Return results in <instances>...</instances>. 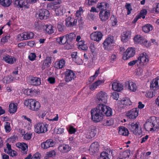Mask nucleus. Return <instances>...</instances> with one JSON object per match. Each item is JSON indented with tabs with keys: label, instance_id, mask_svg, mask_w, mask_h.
<instances>
[{
	"label": "nucleus",
	"instance_id": "nucleus-39",
	"mask_svg": "<svg viewBox=\"0 0 159 159\" xmlns=\"http://www.w3.org/2000/svg\"><path fill=\"white\" fill-rule=\"evenodd\" d=\"M144 38L143 37L141 36L140 35H137L134 37V40L136 43H140L141 44V43H143Z\"/></svg>",
	"mask_w": 159,
	"mask_h": 159
},
{
	"label": "nucleus",
	"instance_id": "nucleus-58",
	"mask_svg": "<svg viewBox=\"0 0 159 159\" xmlns=\"http://www.w3.org/2000/svg\"><path fill=\"white\" fill-rule=\"evenodd\" d=\"M10 38L9 36L6 35L5 37H3L1 39V41L2 42L5 43L7 41L8 39Z\"/></svg>",
	"mask_w": 159,
	"mask_h": 159
},
{
	"label": "nucleus",
	"instance_id": "nucleus-49",
	"mask_svg": "<svg viewBox=\"0 0 159 159\" xmlns=\"http://www.w3.org/2000/svg\"><path fill=\"white\" fill-rule=\"evenodd\" d=\"M112 124V120L110 119L106 120L103 123V125L105 126H110Z\"/></svg>",
	"mask_w": 159,
	"mask_h": 159
},
{
	"label": "nucleus",
	"instance_id": "nucleus-25",
	"mask_svg": "<svg viewBox=\"0 0 159 159\" xmlns=\"http://www.w3.org/2000/svg\"><path fill=\"white\" fill-rule=\"evenodd\" d=\"M16 145L17 146L21 149V152L23 154H25L27 153L28 151V146L24 143H18Z\"/></svg>",
	"mask_w": 159,
	"mask_h": 159
},
{
	"label": "nucleus",
	"instance_id": "nucleus-43",
	"mask_svg": "<svg viewBox=\"0 0 159 159\" xmlns=\"http://www.w3.org/2000/svg\"><path fill=\"white\" fill-rule=\"evenodd\" d=\"M130 151L129 150H126L123 152L121 154L122 158H126L129 157L130 155Z\"/></svg>",
	"mask_w": 159,
	"mask_h": 159
},
{
	"label": "nucleus",
	"instance_id": "nucleus-31",
	"mask_svg": "<svg viewBox=\"0 0 159 159\" xmlns=\"http://www.w3.org/2000/svg\"><path fill=\"white\" fill-rule=\"evenodd\" d=\"M65 38V40L67 42H71L73 39H75L76 35L74 33H70L64 36Z\"/></svg>",
	"mask_w": 159,
	"mask_h": 159
},
{
	"label": "nucleus",
	"instance_id": "nucleus-18",
	"mask_svg": "<svg viewBox=\"0 0 159 159\" xmlns=\"http://www.w3.org/2000/svg\"><path fill=\"white\" fill-rule=\"evenodd\" d=\"M3 60L6 62L10 64H14L16 61L15 57L7 54L4 56Z\"/></svg>",
	"mask_w": 159,
	"mask_h": 159
},
{
	"label": "nucleus",
	"instance_id": "nucleus-20",
	"mask_svg": "<svg viewBox=\"0 0 159 159\" xmlns=\"http://www.w3.org/2000/svg\"><path fill=\"white\" fill-rule=\"evenodd\" d=\"M125 86L129 90L135 92L137 89L136 84L131 81H127L125 82Z\"/></svg>",
	"mask_w": 159,
	"mask_h": 159
},
{
	"label": "nucleus",
	"instance_id": "nucleus-32",
	"mask_svg": "<svg viewBox=\"0 0 159 159\" xmlns=\"http://www.w3.org/2000/svg\"><path fill=\"white\" fill-rule=\"evenodd\" d=\"M17 108V104L11 103L9 105V111L10 113H14L16 111Z\"/></svg>",
	"mask_w": 159,
	"mask_h": 159
},
{
	"label": "nucleus",
	"instance_id": "nucleus-29",
	"mask_svg": "<svg viewBox=\"0 0 159 159\" xmlns=\"http://www.w3.org/2000/svg\"><path fill=\"white\" fill-rule=\"evenodd\" d=\"M99 145L97 142L92 143L90 146L89 150L93 153L97 152L99 150Z\"/></svg>",
	"mask_w": 159,
	"mask_h": 159
},
{
	"label": "nucleus",
	"instance_id": "nucleus-50",
	"mask_svg": "<svg viewBox=\"0 0 159 159\" xmlns=\"http://www.w3.org/2000/svg\"><path fill=\"white\" fill-rule=\"evenodd\" d=\"M4 127L7 133H9L11 130L10 123L9 122H6Z\"/></svg>",
	"mask_w": 159,
	"mask_h": 159
},
{
	"label": "nucleus",
	"instance_id": "nucleus-35",
	"mask_svg": "<svg viewBox=\"0 0 159 159\" xmlns=\"http://www.w3.org/2000/svg\"><path fill=\"white\" fill-rule=\"evenodd\" d=\"M51 57H47L43 63V67L44 68L49 67L51 63Z\"/></svg>",
	"mask_w": 159,
	"mask_h": 159
},
{
	"label": "nucleus",
	"instance_id": "nucleus-38",
	"mask_svg": "<svg viewBox=\"0 0 159 159\" xmlns=\"http://www.w3.org/2000/svg\"><path fill=\"white\" fill-rule=\"evenodd\" d=\"M153 29L152 26L150 24H147L142 27L143 31L146 33H148Z\"/></svg>",
	"mask_w": 159,
	"mask_h": 159
},
{
	"label": "nucleus",
	"instance_id": "nucleus-23",
	"mask_svg": "<svg viewBox=\"0 0 159 159\" xmlns=\"http://www.w3.org/2000/svg\"><path fill=\"white\" fill-rule=\"evenodd\" d=\"M71 148L68 145L65 144H61L59 146L58 149L62 153H66L70 151Z\"/></svg>",
	"mask_w": 159,
	"mask_h": 159
},
{
	"label": "nucleus",
	"instance_id": "nucleus-51",
	"mask_svg": "<svg viewBox=\"0 0 159 159\" xmlns=\"http://www.w3.org/2000/svg\"><path fill=\"white\" fill-rule=\"evenodd\" d=\"M73 60L78 65L82 64L83 63V60L78 57L74 59Z\"/></svg>",
	"mask_w": 159,
	"mask_h": 159
},
{
	"label": "nucleus",
	"instance_id": "nucleus-30",
	"mask_svg": "<svg viewBox=\"0 0 159 159\" xmlns=\"http://www.w3.org/2000/svg\"><path fill=\"white\" fill-rule=\"evenodd\" d=\"M119 133L121 135L128 136L129 134V131L125 127L120 126L119 127Z\"/></svg>",
	"mask_w": 159,
	"mask_h": 159
},
{
	"label": "nucleus",
	"instance_id": "nucleus-7",
	"mask_svg": "<svg viewBox=\"0 0 159 159\" xmlns=\"http://www.w3.org/2000/svg\"><path fill=\"white\" fill-rule=\"evenodd\" d=\"M48 125L39 123L34 125V131L38 134L44 133L47 131Z\"/></svg>",
	"mask_w": 159,
	"mask_h": 159
},
{
	"label": "nucleus",
	"instance_id": "nucleus-64",
	"mask_svg": "<svg viewBox=\"0 0 159 159\" xmlns=\"http://www.w3.org/2000/svg\"><path fill=\"white\" fill-rule=\"evenodd\" d=\"M143 42L141 43V44H143L144 46L146 47H149L150 45V43L147 40L145 39L144 38L143 39Z\"/></svg>",
	"mask_w": 159,
	"mask_h": 159
},
{
	"label": "nucleus",
	"instance_id": "nucleus-14",
	"mask_svg": "<svg viewBox=\"0 0 159 159\" xmlns=\"http://www.w3.org/2000/svg\"><path fill=\"white\" fill-rule=\"evenodd\" d=\"M102 37V33L100 31H96L92 33L90 35L91 39L97 42L100 41Z\"/></svg>",
	"mask_w": 159,
	"mask_h": 159
},
{
	"label": "nucleus",
	"instance_id": "nucleus-45",
	"mask_svg": "<svg viewBox=\"0 0 159 159\" xmlns=\"http://www.w3.org/2000/svg\"><path fill=\"white\" fill-rule=\"evenodd\" d=\"M65 38L64 36L60 37L57 39V41L60 44H63L66 43V40L63 41V40H65Z\"/></svg>",
	"mask_w": 159,
	"mask_h": 159
},
{
	"label": "nucleus",
	"instance_id": "nucleus-40",
	"mask_svg": "<svg viewBox=\"0 0 159 159\" xmlns=\"http://www.w3.org/2000/svg\"><path fill=\"white\" fill-rule=\"evenodd\" d=\"M24 37L25 38V40L31 39L34 37V34L31 32H23Z\"/></svg>",
	"mask_w": 159,
	"mask_h": 159
},
{
	"label": "nucleus",
	"instance_id": "nucleus-61",
	"mask_svg": "<svg viewBox=\"0 0 159 159\" xmlns=\"http://www.w3.org/2000/svg\"><path fill=\"white\" fill-rule=\"evenodd\" d=\"M126 8L127 10V14L129 15L130 13V11L132 10L131 5L130 4H127L126 6Z\"/></svg>",
	"mask_w": 159,
	"mask_h": 159
},
{
	"label": "nucleus",
	"instance_id": "nucleus-1",
	"mask_svg": "<svg viewBox=\"0 0 159 159\" xmlns=\"http://www.w3.org/2000/svg\"><path fill=\"white\" fill-rule=\"evenodd\" d=\"M144 128L147 131H157L159 129V122H157L156 118L152 117L147 121Z\"/></svg>",
	"mask_w": 159,
	"mask_h": 159
},
{
	"label": "nucleus",
	"instance_id": "nucleus-56",
	"mask_svg": "<svg viewBox=\"0 0 159 159\" xmlns=\"http://www.w3.org/2000/svg\"><path fill=\"white\" fill-rule=\"evenodd\" d=\"M111 97L114 99L117 100L119 97V94L116 92H113Z\"/></svg>",
	"mask_w": 159,
	"mask_h": 159
},
{
	"label": "nucleus",
	"instance_id": "nucleus-59",
	"mask_svg": "<svg viewBox=\"0 0 159 159\" xmlns=\"http://www.w3.org/2000/svg\"><path fill=\"white\" fill-rule=\"evenodd\" d=\"M98 1V0H89L88 2V5L91 6L95 4Z\"/></svg>",
	"mask_w": 159,
	"mask_h": 159
},
{
	"label": "nucleus",
	"instance_id": "nucleus-16",
	"mask_svg": "<svg viewBox=\"0 0 159 159\" xmlns=\"http://www.w3.org/2000/svg\"><path fill=\"white\" fill-rule=\"evenodd\" d=\"M110 16V12L109 10H106L105 11L104 13L103 11H100L99 13V18L102 21H104L107 20Z\"/></svg>",
	"mask_w": 159,
	"mask_h": 159
},
{
	"label": "nucleus",
	"instance_id": "nucleus-62",
	"mask_svg": "<svg viewBox=\"0 0 159 159\" xmlns=\"http://www.w3.org/2000/svg\"><path fill=\"white\" fill-rule=\"evenodd\" d=\"M13 78L12 77L11 75H8L6 77V83H9L13 80Z\"/></svg>",
	"mask_w": 159,
	"mask_h": 159
},
{
	"label": "nucleus",
	"instance_id": "nucleus-27",
	"mask_svg": "<svg viewBox=\"0 0 159 159\" xmlns=\"http://www.w3.org/2000/svg\"><path fill=\"white\" fill-rule=\"evenodd\" d=\"M131 34V32L129 31L124 32L121 35V41L123 42H127Z\"/></svg>",
	"mask_w": 159,
	"mask_h": 159
},
{
	"label": "nucleus",
	"instance_id": "nucleus-17",
	"mask_svg": "<svg viewBox=\"0 0 159 159\" xmlns=\"http://www.w3.org/2000/svg\"><path fill=\"white\" fill-rule=\"evenodd\" d=\"M109 5L106 2H98L97 5V8L99 9L100 11L107 10V9L109 7Z\"/></svg>",
	"mask_w": 159,
	"mask_h": 159
},
{
	"label": "nucleus",
	"instance_id": "nucleus-60",
	"mask_svg": "<svg viewBox=\"0 0 159 159\" xmlns=\"http://www.w3.org/2000/svg\"><path fill=\"white\" fill-rule=\"evenodd\" d=\"M40 154L38 153H35L32 157L30 159H40Z\"/></svg>",
	"mask_w": 159,
	"mask_h": 159
},
{
	"label": "nucleus",
	"instance_id": "nucleus-44",
	"mask_svg": "<svg viewBox=\"0 0 159 159\" xmlns=\"http://www.w3.org/2000/svg\"><path fill=\"white\" fill-rule=\"evenodd\" d=\"M20 1H22V3L21 4H20L19 7L20 8H22L23 7H25L26 8H28L29 7V5L28 4V2H27V0L26 1H24V0H20Z\"/></svg>",
	"mask_w": 159,
	"mask_h": 159
},
{
	"label": "nucleus",
	"instance_id": "nucleus-13",
	"mask_svg": "<svg viewBox=\"0 0 159 159\" xmlns=\"http://www.w3.org/2000/svg\"><path fill=\"white\" fill-rule=\"evenodd\" d=\"M127 118L130 119H135L138 115V109H132L129 111L126 114Z\"/></svg>",
	"mask_w": 159,
	"mask_h": 159
},
{
	"label": "nucleus",
	"instance_id": "nucleus-41",
	"mask_svg": "<svg viewBox=\"0 0 159 159\" xmlns=\"http://www.w3.org/2000/svg\"><path fill=\"white\" fill-rule=\"evenodd\" d=\"M56 152L54 150H52L49 152H47L46 156L44 157L45 159H48L49 158L55 156Z\"/></svg>",
	"mask_w": 159,
	"mask_h": 159
},
{
	"label": "nucleus",
	"instance_id": "nucleus-6",
	"mask_svg": "<svg viewBox=\"0 0 159 159\" xmlns=\"http://www.w3.org/2000/svg\"><path fill=\"white\" fill-rule=\"evenodd\" d=\"M108 96L106 93L102 91L98 92L96 96V101L98 103H106L107 102Z\"/></svg>",
	"mask_w": 159,
	"mask_h": 159
},
{
	"label": "nucleus",
	"instance_id": "nucleus-37",
	"mask_svg": "<svg viewBox=\"0 0 159 159\" xmlns=\"http://www.w3.org/2000/svg\"><path fill=\"white\" fill-rule=\"evenodd\" d=\"M53 27L51 25H45V31L46 33L49 34H51L53 33Z\"/></svg>",
	"mask_w": 159,
	"mask_h": 159
},
{
	"label": "nucleus",
	"instance_id": "nucleus-57",
	"mask_svg": "<svg viewBox=\"0 0 159 159\" xmlns=\"http://www.w3.org/2000/svg\"><path fill=\"white\" fill-rule=\"evenodd\" d=\"M76 132V129L73 126H70L69 129V132L70 134L74 133Z\"/></svg>",
	"mask_w": 159,
	"mask_h": 159
},
{
	"label": "nucleus",
	"instance_id": "nucleus-2",
	"mask_svg": "<svg viewBox=\"0 0 159 159\" xmlns=\"http://www.w3.org/2000/svg\"><path fill=\"white\" fill-rule=\"evenodd\" d=\"M24 104L30 110L35 111H38L40 107V103L32 99L25 100Z\"/></svg>",
	"mask_w": 159,
	"mask_h": 159
},
{
	"label": "nucleus",
	"instance_id": "nucleus-5",
	"mask_svg": "<svg viewBox=\"0 0 159 159\" xmlns=\"http://www.w3.org/2000/svg\"><path fill=\"white\" fill-rule=\"evenodd\" d=\"M114 43V37L112 36L108 37L103 43L104 49L108 51H111L112 48Z\"/></svg>",
	"mask_w": 159,
	"mask_h": 159
},
{
	"label": "nucleus",
	"instance_id": "nucleus-19",
	"mask_svg": "<svg viewBox=\"0 0 159 159\" xmlns=\"http://www.w3.org/2000/svg\"><path fill=\"white\" fill-rule=\"evenodd\" d=\"M49 15L48 11L46 9H42L39 11V16L40 19H46Z\"/></svg>",
	"mask_w": 159,
	"mask_h": 159
},
{
	"label": "nucleus",
	"instance_id": "nucleus-34",
	"mask_svg": "<svg viewBox=\"0 0 159 159\" xmlns=\"http://www.w3.org/2000/svg\"><path fill=\"white\" fill-rule=\"evenodd\" d=\"M11 2L12 0H0V5L4 7H9Z\"/></svg>",
	"mask_w": 159,
	"mask_h": 159
},
{
	"label": "nucleus",
	"instance_id": "nucleus-15",
	"mask_svg": "<svg viewBox=\"0 0 159 159\" xmlns=\"http://www.w3.org/2000/svg\"><path fill=\"white\" fill-rule=\"evenodd\" d=\"M77 23V20L69 16L65 20V25L67 27H72L75 25Z\"/></svg>",
	"mask_w": 159,
	"mask_h": 159
},
{
	"label": "nucleus",
	"instance_id": "nucleus-46",
	"mask_svg": "<svg viewBox=\"0 0 159 159\" xmlns=\"http://www.w3.org/2000/svg\"><path fill=\"white\" fill-rule=\"evenodd\" d=\"M25 38L24 33H23L18 34L16 39L18 41H20L23 40H25Z\"/></svg>",
	"mask_w": 159,
	"mask_h": 159
},
{
	"label": "nucleus",
	"instance_id": "nucleus-21",
	"mask_svg": "<svg viewBox=\"0 0 159 159\" xmlns=\"http://www.w3.org/2000/svg\"><path fill=\"white\" fill-rule=\"evenodd\" d=\"M151 88L156 90L159 89V76L154 79L151 83Z\"/></svg>",
	"mask_w": 159,
	"mask_h": 159
},
{
	"label": "nucleus",
	"instance_id": "nucleus-47",
	"mask_svg": "<svg viewBox=\"0 0 159 159\" xmlns=\"http://www.w3.org/2000/svg\"><path fill=\"white\" fill-rule=\"evenodd\" d=\"M65 26L63 24L60 22L58 23L57 26V29L59 31L62 32L64 31Z\"/></svg>",
	"mask_w": 159,
	"mask_h": 159
},
{
	"label": "nucleus",
	"instance_id": "nucleus-48",
	"mask_svg": "<svg viewBox=\"0 0 159 159\" xmlns=\"http://www.w3.org/2000/svg\"><path fill=\"white\" fill-rule=\"evenodd\" d=\"M56 14L57 16L61 15L63 14V9L62 7H59L55 10Z\"/></svg>",
	"mask_w": 159,
	"mask_h": 159
},
{
	"label": "nucleus",
	"instance_id": "nucleus-12",
	"mask_svg": "<svg viewBox=\"0 0 159 159\" xmlns=\"http://www.w3.org/2000/svg\"><path fill=\"white\" fill-rule=\"evenodd\" d=\"M148 57L146 53H143L140 55L138 58V62L141 65L144 66L145 63L148 61Z\"/></svg>",
	"mask_w": 159,
	"mask_h": 159
},
{
	"label": "nucleus",
	"instance_id": "nucleus-10",
	"mask_svg": "<svg viewBox=\"0 0 159 159\" xmlns=\"http://www.w3.org/2000/svg\"><path fill=\"white\" fill-rule=\"evenodd\" d=\"M64 74L65 75V80L67 82L71 81L76 77L75 74L70 70H67L65 71Z\"/></svg>",
	"mask_w": 159,
	"mask_h": 159
},
{
	"label": "nucleus",
	"instance_id": "nucleus-11",
	"mask_svg": "<svg viewBox=\"0 0 159 159\" xmlns=\"http://www.w3.org/2000/svg\"><path fill=\"white\" fill-rule=\"evenodd\" d=\"M135 51L134 48H128L123 56V59L124 60H127L129 58L133 57L135 54Z\"/></svg>",
	"mask_w": 159,
	"mask_h": 159
},
{
	"label": "nucleus",
	"instance_id": "nucleus-24",
	"mask_svg": "<svg viewBox=\"0 0 159 159\" xmlns=\"http://www.w3.org/2000/svg\"><path fill=\"white\" fill-rule=\"evenodd\" d=\"M39 92L36 89H25L24 91L25 94L30 96H34L38 94Z\"/></svg>",
	"mask_w": 159,
	"mask_h": 159
},
{
	"label": "nucleus",
	"instance_id": "nucleus-28",
	"mask_svg": "<svg viewBox=\"0 0 159 159\" xmlns=\"http://www.w3.org/2000/svg\"><path fill=\"white\" fill-rule=\"evenodd\" d=\"M112 89L115 91L120 92L123 89L121 84L117 82H114L112 84Z\"/></svg>",
	"mask_w": 159,
	"mask_h": 159
},
{
	"label": "nucleus",
	"instance_id": "nucleus-22",
	"mask_svg": "<svg viewBox=\"0 0 159 159\" xmlns=\"http://www.w3.org/2000/svg\"><path fill=\"white\" fill-rule=\"evenodd\" d=\"M30 83L33 85H39L41 84V79L38 77L32 76L30 78Z\"/></svg>",
	"mask_w": 159,
	"mask_h": 159
},
{
	"label": "nucleus",
	"instance_id": "nucleus-53",
	"mask_svg": "<svg viewBox=\"0 0 159 159\" xmlns=\"http://www.w3.org/2000/svg\"><path fill=\"white\" fill-rule=\"evenodd\" d=\"M147 13V11L146 9H144L142 10L140 12V17H142L143 19H144Z\"/></svg>",
	"mask_w": 159,
	"mask_h": 159
},
{
	"label": "nucleus",
	"instance_id": "nucleus-26",
	"mask_svg": "<svg viewBox=\"0 0 159 159\" xmlns=\"http://www.w3.org/2000/svg\"><path fill=\"white\" fill-rule=\"evenodd\" d=\"M54 144L52 140L48 139L42 143L41 147L43 148L47 149L50 147H53Z\"/></svg>",
	"mask_w": 159,
	"mask_h": 159
},
{
	"label": "nucleus",
	"instance_id": "nucleus-54",
	"mask_svg": "<svg viewBox=\"0 0 159 159\" xmlns=\"http://www.w3.org/2000/svg\"><path fill=\"white\" fill-rule=\"evenodd\" d=\"M36 56L34 53H31L28 56L29 60L30 61H33L35 59Z\"/></svg>",
	"mask_w": 159,
	"mask_h": 159
},
{
	"label": "nucleus",
	"instance_id": "nucleus-42",
	"mask_svg": "<svg viewBox=\"0 0 159 159\" xmlns=\"http://www.w3.org/2000/svg\"><path fill=\"white\" fill-rule=\"evenodd\" d=\"M121 102L123 105H130L131 104L130 100L128 98H125L121 101Z\"/></svg>",
	"mask_w": 159,
	"mask_h": 159
},
{
	"label": "nucleus",
	"instance_id": "nucleus-3",
	"mask_svg": "<svg viewBox=\"0 0 159 159\" xmlns=\"http://www.w3.org/2000/svg\"><path fill=\"white\" fill-rule=\"evenodd\" d=\"M96 110L101 113H102L104 116H110L112 115V109L109 107L102 103H100L94 108Z\"/></svg>",
	"mask_w": 159,
	"mask_h": 159
},
{
	"label": "nucleus",
	"instance_id": "nucleus-63",
	"mask_svg": "<svg viewBox=\"0 0 159 159\" xmlns=\"http://www.w3.org/2000/svg\"><path fill=\"white\" fill-rule=\"evenodd\" d=\"M48 81L51 84H53L55 83V79L52 77H50L48 78Z\"/></svg>",
	"mask_w": 159,
	"mask_h": 159
},
{
	"label": "nucleus",
	"instance_id": "nucleus-36",
	"mask_svg": "<svg viewBox=\"0 0 159 159\" xmlns=\"http://www.w3.org/2000/svg\"><path fill=\"white\" fill-rule=\"evenodd\" d=\"M109 151L108 152H103L100 154V157L98 159H110L109 156L110 153Z\"/></svg>",
	"mask_w": 159,
	"mask_h": 159
},
{
	"label": "nucleus",
	"instance_id": "nucleus-4",
	"mask_svg": "<svg viewBox=\"0 0 159 159\" xmlns=\"http://www.w3.org/2000/svg\"><path fill=\"white\" fill-rule=\"evenodd\" d=\"M91 118L92 120L94 122L97 123L102 120L104 116L94 108L92 109L91 111Z\"/></svg>",
	"mask_w": 159,
	"mask_h": 159
},
{
	"label": "nucleus",
	"instance_id": "nucleus-55",
	"mask_svg": "<svg viewBox=\"0 0 159 159\" xmlns=\"http://www.w3.org/2000/svg\"><path fill=\"white\" fill-rule=\"evenodd\" d=\"M32 134L30 133H27L25 134L24 136V139L26 140H29L31 138Z\"/></svg>",
	"mask_w": 159,
	"mask_h": 159
},
{
	"label": "nucleus",
	"instance_id": "nucleus-52",
	"mask_svg": "<svg viewBox=\"0 0 159 159\" xmlns=\"http://www.w3.org/2000/svg\"><path fill=\"white\" fill-rule=\"evenodd\" d=\"M66 43V45L65 48L67 49H71L73 47V45L71 42L67 41Z\"/></svg>",
	"mask_w": 159,
	"mask_h": 159
},
{
	"label": "nucleus",
	"instance_id": "nucleus-8",
	"mask_svg": "<svg viewBox=\"0 0 159 159\" xmlns=\"http://www.w3.org/2000/svg\"><path fill=\"white\" fill-rule=\"evenodd\" d=\"M128 128L130 131L134 134H141L142 131L141 129L139 126V123H132L128 125Z\"/></svg>",
	"mask_w": 159,
	"mask_h": 159
},
{
	"label": "nucleus",
	"instance_id": "nucleus-33",
	"mask_svg": "<svg viewBox=\"0 0 159 159\" xmlns=\"http://www.w3.org/2000/svg\"><path fill=\"white\" fill-rule=\"evenodd\" d=\"M65 61L63 59H61L55 62V67L57 69H61L65 66Z\"/></svg>",
	"mask_w": 159,
	"mask_h": 159
},
{
	"label": "nucleus",
	"instance_id": "nucleus-9",
	"mask_svg": "<svg viewBox=\"0 0 159 159\" xmlns=\"http://www.w3.org/2000/svg\"><path fill=\"white\" fill-rule=\"evenodd\" d=\"M97 129L96 126H92L88 129L85 130L84 132L86 138L88 139L93 138L96 134Z\"/></svg>",
	"mask_w": 159,
	"mask_h": 159
}]
</instances>
